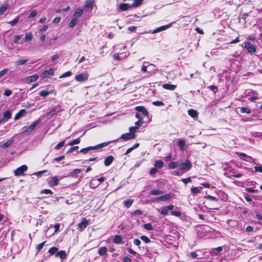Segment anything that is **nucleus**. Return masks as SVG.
Masks as SVG:
<instances>
[{
  "mask_svg": "<svg viewBox=\"0 0 262 262\" xmlns=\"http://www.w3.org/2000/svg\"><path fill=\"white\" fill-rule=\"evenodd\" d=\"M111 142H104L101 144H99L97 145L94 146H89L86 148H84L81 149L79 152L84 154H85L88 153L89 151L91 150H96L98 149L101 148H102L103 147L106 146L109 143H110Z\"/></svg>",
  "mask_w": 262,
  "mask_h": 262,
  "instance_id": "obj_1",
  "label": "nucleus"
},
{
  "mask_svg": "<svg viewBox=\"0 0 262 262\" xmlns=\"http://www.w3.org/2000/svg\"><path fill=\"white\" fill-rule=\"evenodd\" d=\"M41 122V120L40 119H38L35 122H34L31 125H30L28 127L26 128V127H24L23 129L26 128L25 130L23 131V133H31L32 132L37 126Z\"/></svg>",
  "mask_w": 262,
  "mask_h": 262,
  "instance_id": "obj_2",
  "label": "nucleus"
},
{
  "mask_svg": "<svg viewBox=\"0 0 262 262\" xmlns=\"http://www.w3.org/2000/svg\"><path fill=\"white\" fill-rule=\"evenodd\" d=\"M244 44L245 48L249 53L253 54L256 52V46L252 45L250 42L246 41Z\"/></svg>",
  "mask_w": 262,
  "mask_h": 262,
  "instance_id": "obj_3",
  "label": "nucleus"
},
{
  "mask_svg": "<svg viewBox=\"0 0 262 262\" xmlns=\"http://www.w3.org/2000/svg\"><path fill=\"white\" fill-rule=\"evenodd\" d=\"M191 163L189 160H186L184 163H181L179 165V169L181 170L188 171L191 167Z\"/></svg>",
  "mask_w": 262,
  "mask_h": 262,
  "instance_id": "obj_4",
  "label": "nucleus"
},
{
  "mask_svg": "<svg viewBox=\"0 0 262 262\" xmlns=\"http://www.w3.org/2000/svg\"><path fill=\"white\" fill-rule=\"evenodd\" d=\"M89 75L87 73H82L75 76V79L77 81L83 82L88 79Z\"/></svg>",
  "mask_w": 262,
  "mask_h": 262,
  "instance_id": "obj_5",
  "label": "nucleus"
},
{
  "mask_svg": "<svg viewBox=\"0 0 262 262\" xmlns=\"http://www.w3.org/2000/svg\"><path fill=\"white\" fill-rule=\"evenodd\" d=\"M28 169V167L26 165H21L14 170V174L16 176H19Z\"/></svg>",
  "mask_w": 262,
  "mask_h": 262,
  "instance_id": "obj_6",
  "label": "nucleus"
},
{
  "mask_svg": "<svg viewBox=\"0 0 262 262\" xmlns=\"http://www.w3.org/2000/svg\"><path fill=\"white\" fill-rule=\"evenodd\" d=\"M89 224V221L86 220L85 218H83L80 223L78 224V229L80 231H83Z\"/></svg>",
  "mask_w": 262,
  "mask_h": 262,
  "instance_id": "obj_7",
  "label": "nucleus"
},
{
  "mask_svg": "<svg viewBox=\"0 0 262 262\" xmlns=\"http://www.w3.org/2000/svg\"><path fill=\"white\" fill-rule=\"evenodd\" d=\"M136 137L135 134L134 133H128L122 135L121 138L124 140L127 141L130 139L135 138Z\"/></svg>",
  "mask_w": 262,
  "mask_h": 262,
  "instance_id": "obj_8",
  "label": "nucleus"
},
{
  "mask_svg": "<svg viewBox=\"0 0 262 262\" xmlns=\"http://www.w3.org/2000/svg\"><path fill=\"white\" fill-rule=\"evenodd\" d=\"M172 23H171L169 24H168L166 25H164V26H161L159 28H157L156 29L154 30L152 32V33H157L161 32L162 31L165 30L169 28L170 27H171V24Z\"/></svg>",
  "mask_w": 262,
  "mask_h": 262,
  "instance_id": "obj_9",
  "label": "nucleus"
},
{
  "mask_svg": "<svg viewBox=\"0 0 262 262\" xmlns=\"http://www.w3.org/2000/svg\"><path fill=\"white\" fill-rule=\"evenodd\" d=\"M172 195L171 194H166L165 195H161L158 197L156 199V201H165L172 198Z\"/></svg>",
  "mask_w": 262,
  "mask_h": 262,
  "instance_id": "obj_10",
  "label": "nucleus"
},
{
  "mask_svg": "<svg viewBox=\"0 0 262 262\" xmlns=\"http://www.w3.org/2000/svg\"><path fill=\"white\" fill-rule=\"evenodd\" d=\"M58 179L56 176H54L49 181L48 184L50 186L53 187L56 186L58 184Z\"/></svg>",
  "mask_w": 262,
  "mask_h": 262,
  "instance_id": "obj_11",
  "label": "nucleus"
},
{
  "mask_svg": "<svg viewBox=\"0 0 262 262\" xmlns=\"http://www.w3.org/2000/svg\"><path fill=\"white\" fill-rule=\"evenodd\" d=\"M135 109L139 113H142L144 116H146L148 114V113L147 111L143 106H137V107H135Z\"/></svg>",
  "mask_w": 262,
  "mask_h": 262,
  "instance_id": "obj_12",
  "label": "nucleus"
},
{
  "mask_svg": "<svg viewBox=\"0 0 262 262\" xmlns=\"http://www.w3.org/2000/svg\"><path fill=\"white\" fill-rule=\"evenodd\" d=\"M118 8H119V9L120 11H123L127 10L129 9L130 8H131L132 7L130 6V5L126 4V3H124V4H120L118 6Z\"/></svg>",
  "mask_w": 262,
  "mask_h": 262,
  "instance_id": "obj_13",
  "label": "nucleus"
},
{
  "mask_svg": "<svg viewBox=\"0 0 262 262\" xmlns=\"http://www.w3.org/2000/svg\"><path fill=\"white\" fill-rule=\"evenodd\" d=\"M27 114V111L25 109H22L20 110L14 116V120H17L19 119L20 117L24 116Z\"/></svg>",
  "mask_w": 262,
  "mask_h": 262,
  "instance_id": "obj_14",
  "label": "nucleus"
},
{
  "mask_svg": "<svg viewBox=\"0 0 262 262\" xmlns=\"http://www.w3.org/2000/svg\"><path fill=\"white\" fill-rule=\"evenodd\" d=\"M38 78V76L37 74H34L26 78V82L28 83L36 81Z\"/></svg>",
  "mask_w": 262,
  "mask_h": 262,
  "instance_id": "obj_15",
  "label": "nucleus"
},
{
  "mask_svg": "<svg viewBox=\"0 0 262 262\" xmlns=\"http://www.w3.org/2000/svg\"><path fill=\"white\" fill-rule=\"evenodd\" d=\"M81 170L80 169H75L68 174V177H71L74 178H77L78 174L81 172Z\"/></svg>",
  "mask_w": 262,
  "mask_h": 262,
  "instance_id": "obj_16",
  "label": "nucleus"
},
{
  "mask_svg": "<svg viewBox=\"0 0 262 262\" xmlns=\"http://www.w3.org/2000/svg\"><path fill=\"white\" fill-rule=\"evenodd\" d=\"M3 120L7 121L11 118V113L10 110H8L3 113Z\"/></svg>",
  "mask_w": 262,
  "mask_h": 262,
  "instance_id": "obj_17",
  "label": "nucleus"
},
{
  "mask_svg": "<svg viewBox=\"0 0 262 262\" xmlns=\"http://www.w3.org/2000/svg\"><path fill=\"white\" fill-rule=\"evenodd\" d=\"M94 4V1L93 0H88L85 2V3L84 6V9H88L92 10L93 8V6Z\"/></svg>",
  "mask_w": 262,
  "mask_h": 262,
  "instance_id": "obj_18",
  "label": "nucleus"
},
{
  "mask_svg": "<svg viewBox=\"0 0 262 262\" xmlns=\"http://www.w3.org/2000/svg\"><path fill=\"white\" fill-rule=\"evenodd\" d=\"M42 75L43 77H48L49 76H53L54 75V70L52 69L46 70L42 72Z\"/></svg>",
  "mask_w": 262,
  "mask_h": 262,
  "instance_id": "obj_19",
  "label": "nucleus"
},
{
  "mask_svg": "<svg viewBox=\"0 0 262 262\" xmlns=\"http://www.w3.org/2000/svg\"><path fill=\"white\" fill-rule=\"evenodd\" d=\"M14 142V140L11 139L6 141L5 143H3L2 145H1V147L4 149L7 148V147L11 145Z\"/></svg>",
  "mask_w": 262,
  "mask_h": 262,
  "instance_id": "obj_20",
  "label": "nucleus"
},
{
  "mask_svg": "<svg viewBox=\"0 0 262 262\" xmlns=\"http://www.w3.org/2000/svg\"><path fill=\"white\" fill-rule=\"evenodd\" d=\"M114 160V157L112 156L107 157L104 160V165L106 166L110 165Z\"/></svg>",
  "mask_w": 262,
  "mask_h": 262,
  "instance_id": "obj_21",
  "label": "nucleus"
},
{
  "mask_svg": "<svg viewBox=\"0 0 262 262\" xmlns=\"http://www.w3.org/2000/svg\"><path fill=\"white\" fill-rule=\"evenodd\" d=\"M143 2V0H134V2L132 5H130V6L132 8L138 7L142 5Z\"/></svg>",
  "mask_w": 262,
  "mask_h": 262,
  "instance_id": "obj_22",
  "label": "nucleus"
},
{
  "mask_svg": "<svg viewBox=\"0 0 262 262\" xmlns=\"http://www.w3.org/2000/svg\"><path fill=\"white\" fill-rule=\"evenodd\" d=\"M188 113L189 116H190L191 117H192L194 119L198 117V113L195 110H194L193 109L189 110L188 111Z\"/></svg>",
  "mask_w": 262,
  "mask_h": 262,
  "instance_id": "obj_23",
  "label": "nucleus"
},
{
  "mask_svg": "<svg viewBox=\"0 0 262 262\" xmlns=\"http://www.w3.org/2000/svg\"><path fill=\"white\" fill-rule=\"evenodd\" d=\"M177 86L176 85L171 84H164L163 85V88L165 89L169 90H174L176 88Z\"/></svg>",
  "mask_w": 262,
  "mask_h": 262,
  "instance_id": "obj_24",
  "label": "nucleus"
},
{
  "mask_svg": "<svg viewBox=\"0 0 262 262\" xmlns=\"http://www.w3.org/2000/svg\"><path fill=\"white\" fill-rule=\"evenodd\" d=\"M122 238L121 235H115L113 239V242L115 244H119L122 243Z\"/></svg>",
  "mask_w": 262,
  "mask_h": 262,
  "instance_id": "obj_25",
  "label": "nucleus"
},
{
  "mask_svg": "<svg viewBox=\"0 0 262 262\" xmlns=\"http://www.w3.org/2000/svg\"><path fill=\"white\" fill-rule=\"evenodd\" d=\"M164 192L159 189H154L150 191V194L152 195H158L162 194Z\"/></svg>",
  "mask_w": 262,
  "mask_h": 262,
  "instance_id": "obj_26",
  "label": "nucleus"
},
{
  "mask_svg": "<svg viewBox=\"0 0 262 262\" xmlns=\"http://www.w3.org/2000/svg\"><path fill=\"white\" fill-rule=\"evenodd\" d=\"M9 7V5L5 4L0 7V15H2Z\"/></svg>",
  "mask_w": 262,
  "mask_h": 262,
  "instance_id": "obj_27",
  "label": "nucleus"
},
{
  "mask_svg": "<svg viewBox=\"0 0 262 262\" xmlns=\"http://www.w3.org/2000/svg\"><path fill=\"white\" fill-rule=\"evenodd\" d=\"M56 114V110L55 108L51 110L50 111L46 113L45 116L49 118H51Z\"/></svg>",
  "mask_w": 262,
  "mask_h": 262,
  "instance_id": "obj_28",
  "label": "nucleus"
},
{
  "mask_svg": "<svg viewBox=\"0 0 262 262\" xmlns=\"http://www.w3.org/2000/svg\"><path fill=\"white\" fill-rule=\"evenodd\" d=\"M56 257H59L61 259L65 258L66 257V253L64 251H60L56 253Z\"/></svg>",
  "mask_w": 262,
  "mask_h": 262,
  "instance_id": "obj_29",
  "label": "nucleus"
},
{
  "mask_svg": "<svg viewBox=\"0 0 262 262\" xmlns=\"http://www.w3.org/2000/svg\"><path fill=\"white\" fill-rule=\"evenodd\" d=\"M185 144V141L183 139H179L178 142V145L181 149V150H183L184 149V146Z\"/></svg>",
  "mask_w": 262,
  "mask_h": 262,
  "instance_id": "obj_30",
  "label": "nucleus"
},
{
  "mask_svg": "<svg viewBox=\"0 0 262 262\" xmlns=\"http://www.w3.org/2000/svg\"><path fill=\"white\" fill-rule=\"evenodd\" d=\"M33 38V35L32 34V33H27L26 36H25V37L24 38L23 40L25 41V42H29L30 41H31Z\"/></svg>",
  "mask_w": 262,
  "mask_h": 262,
  "instance_id": "obj_31",
  "label": "nucleus"
},
{
  "mask_svg": "<svg viewBox=\"0 0 262 262\" xmlns=\"http://www.w3.org/2000/svg\"><path fill=\"white\" fill-rule=\"evenodd\" d=\"M107 248L105 247H101L98 250V253L100 255H104L107 252Z\"/></svg>",
  "mask_w": 262,
  "mask_h": 262,
  "instance_id": "obj_32",
  "label": "nucleus"
},
{
  "mask_svg": "<svg viewBox=\"0 0 262 262\" xmlns=\"http://www.w3.org/2000/svg\"><path fill=\"white\" fill-rule=\"evenodd\" d=\"M104 180V178L103 177L98 178L97 179L93 180H92V181L90 183V185H93L94 184V182H98L97 185H100V184L101 182H103Z\"/></svg>",
  "mask_w": 262,
  "mask_h": 262,
  "instance_id": "obj_33",
  "label": "nucleus"
},
{
  "mask_svg": "<svg viewBox=\"0 0 262 262\" xmlns=\"http://www.w3.org/2000/svg\"><path fill=\"white\" fill-rule=\"evenodd\" d=\"M77 22V18L74 17L73 18H72V19L71 20V21L70 22V23L69 24V27L74 28L76 26Z\"/></svg>",
  "mask_w": 262,
  "mask_h": 262,
  "instance_id": "obj_34",
  "label": "nucleus"
},
{
  "mask_svg": "<svg viewBox=\"0 0 262 262\" xmlns=\"http://www.w3.org/2000/svg\"><path fill=\"white\" fill-rule=\"evenodd\" d=\"M83 13V10L81 9H77L75 10L74 14V16L76 17H80Z\"/></svg>",
  "mask_w": 262,
  "mask_h": 262,
  "instance_id": "obj_35",
  "label": "nucleus"
},
{
  "mask_svg": "<svg viewBox=\"0 0 262 262\" xmlns=\"http://www.w3.org/2000/svg\"><path fill=\"white\" fill-rule=\"evenodd\" d=\"M179 165L178 163L176 162H172L170 163H169L168 165V167L170 169H173L177 167Z\"/></svg>",
  "mask_w": 262,
  "mask_h": 262,
  "instance_id": "obj_36",
  "label": "nucleus"
},
{
  "mask_svg": "<svg viewBox=\"0 0 262 262\" xmlns=\"http://www.w3.org/2000/svg\"><path fill=\"white\" fill-rule=\"evenodd\" d=\"M155 165L157 168H161L163 166V163L161 160H157L156 161Z\"/></svg>",
  "mask_w": 262,
  "mask_h": 262,
  "instance_id": "obj_37",
  "label": "nucleus"
},
{
  "mask_svg": "<svg viewBox=\"0 0 262 262\" xmlns=\"http://www.w3.org/2000/svg\"><path fill=\"white\" fill-rule=\"evenodd\" d=\"M133 200L128 199L124 201V204L127 208H129L133 204Z\"/></svg>",
  "mask_w": 262,
  "mask_h": 262,
  "instance_id": "obj_38",
  "label": "nucleus"
},
{
  "mask_svg": "<svg viewBox=\"0 0 262 262\" xmlns=\"http://www.w3.org/2000/svg\"><path fill=\"white\" fill-rule=\"evenodd\" d=\"M51 93V92H49L48 91H45V90H42L39 92V94L40 96H41L42 97H47Z\"/></svg>",
  "mask_w": 262,
  "mask_h": 262,
  "instance_id": "obj_39",
  "label": "nucleus"
},
{
  "mask_svg": "<svg viewBox=\"0 0 262 262\" xmlns=\"http://www.w3.org/2000/svg\"><path fill=\"white\" fill-rule=\"evenodd\" d=\"M80 138H78L74 140L73 141L70 142L68 145H74L75 144H78L80 142Z\"/></svg>",
  "mask_w": 262,
  "mask_h": 262,
  "instance_id": "obj_40",
  "label": "nucleus"
},
{
  "mask_svg": "<svg viewBox=\"0 0 262 262\" xmlns=\"http://www.w3.org/2000/svg\"><path fill=\"white\" fill-rule=\"evenodd\" d=\"M28 61V59L19 60L15 62V64L18 66L24 64L26 63Z\"/></svg>",
  "mask_w": 262,
  "mask_h": 262,
  "instance_id": "obj_41",
  "label": "nucleus"
},
{
  "mask_svg": "<svg viewBox=\"0 0 262 262\" xmlns=\"http://www.w3.org/2000/svg\"><path fill=\"white\" fill-rule=\"evenodd\" d=\"M58 249L57 247H52L49 250V252L50 253L51 255H53L57 253Z\"/></svg>",
  "mask_w": 262,
  "mask_h": 262,
  "instance_id": "obj_42",
  "label": "nucleus"
},
{
  "mask_svg": "<svg viewBox=\"0 0 262 262\" xmlns=\"http://www.w3.org/2000/svg\"><path fill=\"white\" fill-rule=\"evenodd\" d=\"M240 112L241 113L249 114L251 113V111L247 107H241L240 108Z\"/></svg>",
  "mask_w": 262,
  "mask_h": 262,
  "instance_id": "obj_43",
  "label": "nucleus"
},
{
  "mask_svg": "<svg viewBox=\"0 0 262 262\" xmlns=\"http://www.w3.org/2000/svg\"><path fill=\"white\" fill-rule=\"evenodd\" d=\"M19 17H17L15 18H14L13 20H12V21L9 22L8 23L10 24L11 26H13L16 24H17L19 21Z\"/></svg>",
  "mask_w": 262,
  "mask_h": 262,
  "instance_id": "obj_44",
  "label": "nucleus"
},
{
  "mask_svg": "<svg viewBox=\"0 0 262 262\" xmlns=\"http://www.w3.org/2000/svg\"><path fill=\"white\" fill-rule=\"evenodd\" d=\"M65 141H62L59 142L57 145L55 146V149L58 150L60 149L62 147H63L64 145Z\"/></svg>",
  "mask_w": 262,
  "mask_h": 262,
  "instance_id": "obj_45",
  "label": "nucleus"
},
{
  "mask_svg": "<svg viewBox=\"0 0 262 262\" xmlns=\"http://www.w3.org/2000/svg\"><path fill=\"white\" fill-rule=\"evenodd\" d=\"M144 228L147 230H151L153 229V227L149 223L144 224L143 225Z\"/></svg>",
  "mask_w": 262,
  "mask_h": 262,
  "instance_id": "obj_46",
  "label": "nucleus"
},
{
  "mask_svg": "<svg viewBox=\"0 0 262 262\" xmlns=\"http://www.w3.org/2000/svg\"><path fill=\"white\" fill-rule=\"evenodd\" d=\"M140 238L145 243H148L150 242V239H149V238L145 235H142L141 237H140Z\"/></svg>",
  "mask_w": 262,
  "mask_h": 262,
  "instance_id": "obj_47",
  "label": "nucleus"
},
{
  "mask_svg": "<svg viewBox=\"0 0 262 262\" xmlns=\"http://www.w3.org/2000/svg\"><path fill=\"white\" fill-rule=\"evenodd\" d=\"M152 104L155 106H162L164 105V103L161 101H155L152 102Z\"/></svg>",
  "mask_w": 262,
  "mask_h": 262,
  "instance_id": "obj_48",
  "label": "nucleus"
},
{
  "mask_svg": "<svg viewBox=\"0 0 262 262\" xmlns=\"http://www.w3.org/2000/svg\"><path fill=\"white\" fill-rule=\"evenodd\" d=\"M205 198L208 200H209L212 201H217V199L216 197H214V196H211L210 195H206L205 196Z\"/></svg>",
  "mask_w": 262,
  "mask_h": 262,
  "instance_id": "obj_49",
  "label": "nucleus"
},
{
  "mask_svg": "<svg viewBox=\"0 0 262 262\" xmlns=\"http://www.w3.org/2000/svg\"><path fill=\"white\" fill-rule=\"evenodd\" d=\"M41 194H53V192L50 189H43L40 191Z\"/></svg>",
  "mask_w": 262,
  "mask_h": 262,
  "instance_id": "obj_50",
  "label": "nucleus"
},
{
  "mask_svg": "<svg viewBox=\"0 0 262 262\" xmlns=\"http://www.w3.org/2000/svg\"><path fill=\"white\" fill-rule=\"evenodd\" d=\"M72 75V72L71 71L67 72L64 73H63L61 76L60 78H64L69 77Z\"/></svg>",
  "mask_w": 262,
  "mask_h": 262,
  "instance_id": "obj_51",
  "label": "nucleus"
},
{
  "mask_svg": "<svg viewBox=\"0 0 262 262\" xmlns=\"http://www.w3.org/2000/svg\"><path fill=\"white\" fill-rule=\"evenodd\" d=\"M246 190L248 192H251V193L257 192L258 191V190H255L254 188H251V187L246 188Z\"/></svg>",
  "mask_w": 262,
  "mask_h": 262,
  "instance_id": "obj_52",
  "label": "nucleus"
},
{
  "mask_svg": "<svg viewBox=\"0 0 262 262\" xmlns=\"http://www.w3.org/2000/svg\"><path fill=\"white\" fill-rule=\"evenodd\" d=\"M170 214L172 215L176 216H180L181 215V213L180 211H172L170 212Z\"/></svg>",
  "mask_w": 262,
  "mask_h": 262,
  "instance_id": "obj_53",
  "label": "nucleus"
},
{
  "mask_svg": "<svg viewBox=\"0 0 262 262\" xmlns=\"http://www.w3.org/2000/svg\"><path fill=\"white\" fill-rule=\"evenodd\" d=\"M12 93V92L11 90H8V89H6L5 90V92H4V95L6 96H10Z\"/></svg>",
  "mask_w": 262,
  "mask_h": 262,
  "instance_id": "obj_54",
  "label": "nucleus"
},
{
  "mask_svg": "<svg viewBox=\"0 0 262 262\" xmlns=\"http://www.w3.org/2000/svg\"><path fill=\"white\" fill-rule=\"evenodd\" d=\"M37 14V12L35 10H33L31 11L30 15L28 16L29 18H32L35 17Z\"/></svg>",
  "mask_w": 262,
  "mask_h": 262,
  "instance_id": "obj_55",
  "label": "nucleus"
},
{
  "mask_svg": "<svg viewBox=\"0 0 262 262\" xmlns=\"http://www.w3.org/2000/svg\"><path fill=\"white\" fill-rule=\"evenodd\" d=\"M21 36L20 35H15L14 37V39L13 40V42L15 43H17L18 41L21 39Z\"/></svg>",
  "mask_w": 262,
  "mask_h": 262,
  "instance_id": "obj_56",
  "label": "nucleus"
},
{
  "mask_svg": "<svg viewBox=\"0 0 262 262\" xmlns=\"http://www.w3.org/2000/svg\"><path fill=\"white\" fill-rule=\"evenodd\" d=\"M254 169L256 172H262V166H255Z\"/></svg>",
  "mask_w": 262,
  "mask_h": 262,
  "instance_id": "obj_57",
  "label": "nucleus"
},
{
  "mask_svg": "<svg viewBox=\"0 0 262 262\" xmlns=\"http://www.w3.org/2000/svg\"><path fill=\"white\" fill-rule=\"evenodd\" d=\"M168 210L165 207V208H163L161 211V214L163 215H166L168 214Z\"/></svg>",
  "mask_w": 262,
  "mask_h": 262,
  "instance_id": "obj_58",
  "label": "nucleus"
},
{
  "mask_svg": "<svg viewBox=\"0 0 262 262\" xmlns=\"http://www.w3.org/2000/svg\"><path fill=\"white\" fill-rule=\"evenodd\" d=\"M209 89L210 90H211V91H213L214 93H215L218 89V88L216 86H215L213 85L209 86Z\"/></svg>",
  "mask_w": 262,
  "mask_h": 262,
  "instance_id": "obj_59",
  "label": "nucleus"
},
{
  "mask_svg": "<svg viewBox=\"0 0 262 262\" xmlns=\"http://www.w3.org/2000/svg\"><path fill=\"white\" fill-rule=\"evenodd\" d=\"M184 183L187 184L191 181V178H187L185 179H182L181 180Z\"/></svg>",
  "mask_w": 262,
  "mask_h": 262,
  "instance_id": "obj_60",
  "label": "nucleus"
},
{
  "mask_svg": "<svg viewBox=\"0 0 262 262\" xmlns=\"http://www.w3.org/2000/svg\"><path fill=\"white\" fill-rule=\"evenodd\" d=\"M45 242H43L39 244L37 246V249L38 250V251H40L41 249H42V248H43V246L45 245Z\"/></svg>",
  "mask_w": 262,
  "mask_h": 262,
  "instance_id": "obj_61",
  "label": "nucleus"
},
{
  "mask_svg": "<svg viewBox=\"0 0 262 262\" xmlns=\"http://www.w3.org/2000/svg\"><path fill=\"white\" fill-rule=\"evenodd\" d=\"M191 191L193 193H196L200 191V189L198 187H193L191 189Z\"/></svg>",
  "mask_w": 262,
  "mask_h": 262,
  "instance_id": "obj_62",
  "label": "nucleus"
},
{
  "mask_svg": "<svg viewBox=\"0 0 262 262\" xmlns=\"http://www.w3.org/2000/svg\"><path fill=\"white\" fill-rule=\"evenodd\" d=\"M8 71V69H4L0 71V78L5 75Z\"/></svg>",
  "mask_w": 262,
  "mask_h": 262,
  "instance_id": "obj_63",
  "label": "nucleus"
},
{
  "mask_svg": "<svg viewBox=\"0 0 262 262\" xmlns=\"http://www.w3.org/2000/svg\"><path fill=\"white\" fill-rule=\"evenodd\" d=\"M123 262H132L131 259L127 256L123 257Z\"/></svg>",
  "mask_w": 262,
  "mask_h": 262,
  "instance_id": "obj_64",
  "label": "nucleus"
}]
</instances>
